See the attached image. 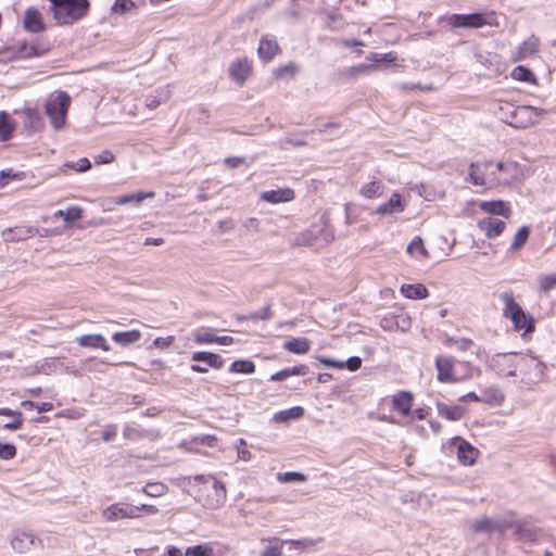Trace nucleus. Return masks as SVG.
Instances as JSON below:
<instances>
[{
	"label": "nucleus",
	"instance_id": "obj_1",
	"mask_svg": "<svg viewBox=\"0 0 556 556\" xmlns=\"http://www.w3.org/2000/svg\"><path fill=\"white\" fill-rule=\"evenodd\" d=\"M513 164H504L503 162L494 163L488 162H476L469 167V178L475 186H481L484 188H494L500 185H509L510 176H508L509 169H514Z\"/></svg>",
	"mask_w": 556,
	"mask_h": 556
},
{
	"label": "nucleus",
	"instance_id": "obj_2",
	"mask_svg": "<svg viewBox=\"0 0 556 556\" xmlns=\"http://www.w3.org/2000/svg\"><path fill=\"white\" fill-rule=\"evenodd\" d=\"M53 17L59 25H71L83 18L89 9L88 0H49Z\"/></svg>",
	"mask_w": 556,
	"mask_h": 556
},
{
	"label": "nucleus",
	"instance_id": "obj_3",
	"mask_svg": "<svg viewBox=\"0 0 556 556\" xmlns=\"http://www.w3.org/2000/svg\"><path fill=\"white\" fill-rule=\"evenodd\" d=\"M500 299L504 303L503 314L509 318L516 330H523L525 333L534 330V320L528 316L521 306L515 301L514 294L510 291L501 293Z\"/></svg>",
	"mask_w": 556,
	"mask_h": 556
},
{
	"label": "nucleus",
	"instance_id": "obj_4",
	"mask_svg": "<svg viewBox=\"0 0 556 556\" xmlns=\"http://www.w3.org/2000/svg\"><path fill=\"white\" fill-rule=\"evenodd\" d=\"M70 104L71 97L65 91H59L48 99L45 112L54 129L59 130L64 127Z\"/></svg>",
	"mask_w": 556,
	"mask_h": 556
},
{
	"label": "nucleus",
	"instance_id": "obj_5",
	"mask_svg": "<svg viewBox=\"0 0 556 556\" xmlns=\"http://www.w3.org/2000/svg\"><path fill=\"white\" fill-rule=\"evenodd\" d=\"M334 239L332 230L326 225H313L305 232L296 237L298 245H305L315 249L323 248Z\"/></svg>",
	"mask_w": 556,
	"mask_h": 556
},
{
	"label": "nucleus",
	"instance_id": "obj_6",
	"mask_svg": "<svg viewBox=\"0 0 556 556\" xmlns=\"http://www.w3.org/2000/svg\"><path fill=\"white\" fill-rule=\"evenodd\" d=\"M522 355L517 353H497L492 356L490 367L502 377L516 376Z\"/></svg>",
	"mask_w": 556,
	"mask_h": 556
},
{
	"label": "nucleus",
	"instance_id": "obj_7",
	"mask_svg": "<svg viewBox=\"0 0 556 556\" xmlns=\"http://www.w3.org/2000/svg\"><path fill=\"white\" fill-rule=\"evenodd\" d=\"M542 112L530 105H521L514 108L505 122L515 128H528L538 122V117Z\"/></svg>",
	"mask_w": 556,
	"mask_h": 556
},
{
	"label": "nucleus",
	"instance_id": "obj_8",
	"mask_svg": "<svg viewBox=\"0 0 556 556\" xmlns=\"http://www.w3.org/2000/svg\"><path fill=\"white\" fill-rule=\"evenodd\" d=\"M195 479L204 484L205 490H208L206 498L204 500L205 506L208 508H217L225 502L226 489L222 482L212 476H199Z\"/></svg>",
	"mask_w": 556,
	"mask_h": 556
},
{
	"label": "nucleus",
	"instance_id": "obj_9",
	"mask_svg": "<svg viewBox=\"0 0 556 556\" xmlns=\"http://www.w3.org/2000/svg\"><path fill=\"white\" fill-rule=\"evenodd\" d=\"M455 363L456 361L453 357L439 356L435 358V368L438 370V380L440 382L452 383L472 378L473 369L469 364H466L467 372L463 377L457 378L454 375Z\"/></svg>",
	"mask_w": 556,
	"mask_h": 556
},
{
	"label": "nucleus",
	"instance_id": "obj_10",
	"mask_svg": "<svg viewBox=\"0 0 556 556\" xmlns=\"http://www.w3.org/2000/svg\"><path fill=\"white\" fill-rule=\"evenodd\" d=\"M546 366L533 356H521L519 371L530 382H539L545 375Z\"/></svg>",
	"mask_w": 556,
	"mask_h": 556
},
{
	"label": "nucleus",
	"instance_id": "obj_11",
	"mask_svg": "<svg viewBox=\"0 0 556 556\" xmlns=\"http://www.w3.org/2000/svg\"><path fill=\"white\" fill-rule=\"evenodd\" d=\"M506 528L511 529L514 535L520 542L533 543V542L538 541L539 531L535 528L530 527L526 522H521V521L506 522L504 526V530Z\"/></svg>",
	"mask_w": 556,
	"mask_h": 556
},
{
	"label": "nucleus",
	"instance_id": "obj_12",
	"mask_svg": "<svg viewBox=\"0 0 556 556\" xmlns=\"http://www.w3.org/2000/svg\"><path fill=\"white\" fill-rule=\"evenodd\" d=\"M139 507L131 505L112 504L103 510V517L108 521H115L123 518H138Z\"/></svg>",
	"mask_w": 556,
	"mask_h": 556
},
{
	"label": "nucleus",
	"instance_id": "obj_13",
	"mask_svg": "<svg viewBox=\"0 0 556 556\" xmlns=\"http://www.w3.org/2000/svg\"><path fill=\"white\" fill-rule=\"evenodd\" d=\"M448 23L453 27H468V28H479L482 27L486 22L481 13H472V14H452L448 17Z\"/></svg>",
	"mask_w": 556,
	"mask_h": 556
},
{
	"label": "nucleus",
	"instance_id": "obj_14",
	"mask_svg": "<svg viewBox=\"0 0 556 556\" xmlns=\"http://www.w3.org/2000/svg\"><path fill=\"white\" fill-rule=\"evenodd\" d=\"M230 78L239 85H243L252 72V62L247 59H238L229 66Z\"/></svg>",
	"mask_w": 556,
	"mask_h": 556
},
{
	"label": "nucleus",
	"instance_id": "obj_15",
	"mask_svg": "<svg viewBox=\"0 0 556 556\" xmlns=\"http://www.w3.org/2000/svg\"><path fill=\"white\" fill-rule=\"evenodd\" d=\"M37 228L31 226H15L7 228L1 232V237L5 242H15L30 238L37 233Z\"/></svg>",
	"mask_w": 556,
	"mask_h": 556
},
{
	"label": "nucleus",
	"instance_id": "obj_16",
	"mask_svg": "<svg viewBox=\"0 0 556 556\" xmlns=\"http://www.w3.org/2000/svg\"><path fill=\"white\" fill-rule=\"evenodd\" d=\"M540 41L534 35L527 38L513 54L511 59L515 62L531 58L539 52Z\"/></svg>",
	"mask_w": 556,
	"mask_h": 556
},
{
	"label": "nucleus",
	"instance_id": "obj_17",
	"mask_svg": "<svg viewBox=\"0 0 556 556\" xmlns=\"http://www.w3.org/2000/svg\"><path fill=\"white\" fill-rule=\"evenodd\" d=\"M36 542L40 543V540L36 539L34 534L20 531L14 534L11 540V546L17 553L28 552Z\"/></svg>",
	"mask_w": 556,
	"mask_h": 556
},
{
	"label": "nucleus",
	"instance_id": "obj_18",
	"mask_svg": "<svg viewBox=\"0 0 556 556\" xmlns=\"http://www.w3.org/2000/svg\"><path fill=\"white\" fill-rule=\"evenodd\" d=\"M478 227L484 232V235L489 239H493V238H496L497 236H500L504 231L506 224H505V222H503L498 218L485 217V218L479 220Z\"/></svg>",
	"mask_w": 556,
	"mask_h": 556
},
{
	"label": "nucleus",
	"instance_id": "obj_19",
	"mask_svg": "<svg viewBox=\"0 0 556 556\" xmlns=\"http://www.w3.org/2000/svg\"><path fill=\"white\" fill-rule=\"evenodd\" d=\"M406 204L402 201L400 193L394 192L388 202L379 205L376 208V213L379 215H393L401 213L405 210Z\"/></svg>",
	"mask_w": 556,
	"mask_h": 556
},
{
	"label": "nucleus",
	"instance_id": "obj_20",
	"mask_svg": "<svg viewBox=\"0 0 556 556\" xmlns=\"http://www.w3.org/2000/svg\"><path fill=\"white\" fill-rule=\"evenodd\" d=\"M23 24L24 27L31 33H41L45 30V24L41 15L35 8H28L26 10Z\"/></svg>",
	"mask_w": 556,
	"mask_h": 556
},
{
	"label": "nucleus",
	"instance_id": "obj_21",
	"mask_svg": "<svg viewBox=\"0 0 556 556\" xmlns=\"http://www.w3.org/2000/svg\"><path fill=\"white\" fill-rule=\"evenodd\" d=\"M261 199L269 203L289 202L294 199V191L290 188L264 191Z\"/></svg>",
	"mask_w": 556,
	"mask_h": 556
},
{
	"label": "nucleus",
	"instance_id": "obj_22",
	"mask_svg": "<svg viewBox=\"0 0 556 556\" xmlns=\"http://www.w3.org/2000/svg\"><path fill=\"white\" fill-rule=\"evenodd\" d=\"M504 526L505 523H498L489 517H483L471 523V530L473 533H491L494 530L504 531Z\"/></svg>",
	"mask_w": 556,
	"mask_h": 556
},
{
	"label": "nucleus",
	"instance_id": "obj_23",
	"mask_svg": "<svg viewBox=\"0 0 556 556\" xmlns=\"http://www.w3.org/2000/svg\"><path fill=\"white\" fill-rule=\"evenodd\" d=\"M279 51V46L276 40L269 39L267 36L260 40L257 53L264 61H270Z\"/></svg>",
	"mask_w": 556,
	"mask_h": 556
},
{
	"label": "nucleus",
	"instance_id": "obj_24",
	"mask_svg": "<svg viewBox=\"0 0 556 556\" xmlns=\"http://www.w3.org/2000/svg\"><path fill=\"white\" fill-rule=\"evenodd\" d=\"M77 343L83 348L102 349L109 351L110 345L102 334H84L77 338Z\"/></svg>",
	"mask_w": 556,
	"mask_h": 556
},
{
	"label": "nucleus",
	"instance_id": "obj_25",
	"mask_svg": "<svg viewBox=\"0 0 556 556\" xmlns=\"http://www.w3.org/2000/svg\"><path fill=\"white\" fill-rule=\"evenodd\" d=\"M479 455V451L466 441H462L457 447L458 460L467 466L475 463Z\"/></svg>",
	"mask_w": 556,
	"mask_h": 556
},
{
	"label": "nucleus",
	"instance_id": "obj_26",
	"mask_svg": "<svg viewBox=\"0 0 556 556\" xmlns=\"http://www.w3.org/2000/svg\"><path fill=\"white\" fill-rule=\"evenodd\" d=\"M479 207L489 214L501 215L504 217H508L510 214V208L506 205V203L502 200L497 201H482L479 204Z\"/></svg>",
	"mask_w": 556,
	"mask_h": 556
},
{
	"label": "nucleus",
	"instance_id": "obj_27",
	"mask_svg": "<svg viewBox=\"0 0 556 556\" xmlns=\"http://www.w3.org/2000/svg\"><path fill=\"white\" fill-rule=\"evenodd\" d=\"M23 123L26 129H29L31 131H39L43 128V121L38 111L27 108L23 111Z\"/></svg>",
	"mask_w": 556,
	"mask_h": 556
},
{
	"label": "nucleus",
	"instance_id": "obj_28",
	"mask_svg": "<svg viewBox=\"0 0 556 556\" xmlns=\"http://www.w3.org/2000/svg\"><path fill=\"white\" fill-rule=\"evenodd\" d=\"M480 396L481 403L489 405H501L505 400L504 393L497 387H489L482 390Z\"/></svg>",
	"mask_w": 556,
	"mask_h": 556
},
{
	"label": "nucleus",
	"instance_id": "obj_29",
	"mask_svg": "<svg viewBox=\"0 0 556 556\" xmlns=\"http://www.w3.org/2000/svg\"><path fill=\"white\" fill-rule=\"evenodd\" d=\"M283 348L294 354H306L311 349V341L306 338H292L285 342Z\"/></svg>",
	"mask_w": 556,
	"mask_h": 556
},
{
	"label": "nucleus",
	"instance_id": "obj_30",
	"mask_svg": "<svg viewBox=\"0 0 556 556\" xmlns=\"http://www.w3.org/2000/svg\"><path fill=\"white\" fill-rule=\"evenodd\" d=\"M437 408L440 416L452 421L459 420L465 414V408L457 405L450 406L443 403H438Z\"/></svg>",
	"mask_w": 556,
	"mask_h": 556
},
{
	"label": "nucleus",
	"instance_id": "obj_31",
	"mask_svg": "<svg viewBox=\"0 0 556 556\" xmlns=\"http://www.w3.org/2000/svg\"><path fill=\"white\" fill-rule=\"evenodd\" d=\"M413 405V395L409 392H400L393 397L395 409L407 416Z\"/></svg>",
	"mask_w": 556,
	"mask_h": 556
},
{
	"label": "nucleus",
	"instance_id": "obj_32",
	"mask_svg": "<svg viewBox=\"0 0 556 556\" xmlns=\"http://www.w3.org/2000/svg\"><path fill=\"white\" fill-rule=\"evenodd\" d=\"M192 361L194 362H205L208 366L220 369L224 365L223 358L211 352H194L192 354Z\"/></svg>",
	"mask_w": 556,
	"mask_h": 556
},
{
	"label": "nucleus",
	"instance_id": "obj_33",
	"mask_svg": "<svg viewBox=\"0 0 556 556\" xmlns=\"http://www.w3.org/2000/svg\"><path fill=\"white\" fill-rule=\"evenodd\" d=\"M401 291L405 298L414 300L425 299L429 294L427 288L421 283L403 285Z\"/></svg>",
	"mask_w": 556,
	"mask_h": 556
},
{
	"label": "nucleus",
	"instance_id": "obj_34",
	"mask_svg": "<svg viewBox=\"0 0 556 556\" xmlns=\"http://www.w3.org/2000/svg\"><path fill=\"white\" fill-rule=\"evenodd\" d=\"M141 332L139 330H129V331H122V332H115L112 336V339L119 345L126 346L132 343H136L140 340Z\"/></svg>",
	"mask_w": 556,
	"mask_h": 556
},
{
	"label": "nucleus",
	"instance_id": "obj_35",
	"mask_svg": "<svg viewBox=\"0 0 556 556\" xmlns=\"http://www.w3.org/2000/svg\"><path fill=\"white\" fill-rule=\"evenodd\" d=\"M153 192H137V193H130V194H124L121 197H117L113 200L114 204L116 205H125L131 202H136L137 204L142 203L147 198H153Z\"/></svg>",
	"mask_w": 556,
	"mask_h": 556
},
{
	"label": "nucleus",
	"instance_id": "obj_36",
	"mask_svg": "<svg viewBox=\"0 0 556 556\" xmlns=\"http://www.w3.org/2000/svg\"><path fill=\"white\" fill-rule=\"evenodd\" d=\"M268 543L261 556H282L281 540L277 536L262 539V543Z\"/></svg>",
	"mask_w": 556,
	"mask_h": 556
},
{
	"label": "nucleus",
	"instance_id": "obj_37",
	"mask_svg": "<svg viewBox=\"0 0 556 556\" xmlns=\"http://www.w3.org/2000/svg\"><path fill=\"white\" fill-rule=\"evenodd\" d=\"M384 186L381 181H370L361 188V193L367 199H375L382 195Z\"/></svg>",
	"mask_w": 556,
	"mask_h": 556
},
{
	"label": "nucleus",
	"instance_id": "obj_38",
	"mask_svg": "<svg viewBox=\"0 0 556 556\" xmlns=\"http://www.w3.org/2000/svg\"><path fill=\"white\" fill-rule=\"evenodd\" d=\"M407 253L416 256L418 258H428L429 253L424 245V241L420 237H416L412 240V242L407 245Z\"/></svg>",
	"mask_w": 556,
	"mask_h": 556
},
{
	"label": "nucleus",
	"instance_id": "obj_39",
	"mask_svg": "<svg viewBox=\"0 0 556 556\" xmlns=\"http://www.w3.org/2000/svg\"><path fill=\"white\" fill-rule=\"evenodd\" d=\"M194 342L198 344H208L215 342V334L211 328H199L193 333Z\"/></svg>",
	"mask_w": 556,
	"mask_h": 556
},
{
	"label": "nucleus",
	"instance_id": "obj_40",
	"mask_svg": "<svg viewBox=\"0 0 556 556\" xmlns=\"http://www.w3.org/2000/svg\"><path fill=\"white\" fill-rule=\"evenodd\" d=\"M444 344L450 348H456L459 351H468L473 345V341L468 338L447 337L444 340Z\"/></svg>",
	"mask_w": 556,
	"mask_h": 556
},
{
	"label": "nucleus",
	"instance_id": "obj_41",
	"mask_svg": "<svg viewBox=\"0 0 556 556\" xmlns=\"http://www.w3.org/2000/svg\"><path fill=\"white\" fill-rule=\"evenodd\" d=\"M304 414V409L301 406H294L287 410L279 412L275 415L276 421H287L289 419L301 418Z\"/></svg>",
	"mask_w": 556,
	"mask_h": 556
},
{
	"label": "nucleus",
	"instance_id": "obj_42",
	"mask_svg": "<svg viewBox=\"0 0 556 556\" xmlns=\"http://www.w3.org/2000/svg\"><path fill=\"white\" fill-rule=\"evenodd\" d=\"M511 76L514 79H517L520 81H526V83H534L535 81V76H534L533 72L531 70H529L528 67H525L521 65H518L513 70Z\"/></svg>",
	"mask_w": 556,
	"mask_h": 556
},
{
	"label": "nucleus",
	"instance_id": "obj_43",
	"mask_svg": "<svg viewBox=\"0 0 556 556\" xmlns=\"http://www.w3.org/2000/svg\"><path fill=\"white\" fill-rule=\"evenodd\" d=\"M530 230L527 226L521 227L514 237L510 251H519L528 241Z\"/></svg>",
	"mask_w": 556,
	"mask_h": 556
},
{
	"label": "nucleus",
	"instance_id": "obj_44",
	"mask_svg": "<svg viewBox=\"0 0 556 556\" xmlns=\"http://www.w3.org/2000/svg\"><path fill=\"white\" fill-rule=\"evenodd\" d=\"M14 130V125L9 121V115L5 112H0V137L2 140H8Z\"/></svg>",
	"mask_w": 556,
	"mask_h": 556
},
{
	"label": "nucleus",
	"instance_id": "obj_45",
	"mask_svg": "<svg viewBox=\"0 0 556 556\" xmlns=\"http://www.w3.org/2000/svg\"><path fill=\"white\" fill-rule=\"evenodd\" d=\"M166 491H167V486L162 482H150V483H147L142 489V492L144 494H147L148 496H153V497L161 496V495L165 494Z\"/></svg>",
	"mask_w": 556,
	"mask_h": 556
},
{
	"label": "nucleus",
	"instance_id": "obj_46",
	"mask_svg": "<svg viewBox=\"0 0 556 556\" xmlns=\"http://www.w3.org/2000/svg\"><path fill=\"white\" fill-rule=\"evenodd\" d=\"M277 480L282 483L304 482L306 481V476L296 471L279 472Z\"/></svg>",
	"mask_w": 556,
	"mask_h": 556
},
{
	"label": "nucleus",
	"instance_id": "obj_47",
	"mask_svg": "<svg viewBox=\"0 0 556 556\" xmlns=\"http://www.w3.org/2000/svg\"><path fill=\"white\" fill-rule=\"evenodd\" d=\"M230 371L252 374L255 371V365L251 361H235L230 366Z\"/></svg>",
	"mask_w": 556,
	"mask_h": 556
},
{
	"label": "nucleus",
	"instance_id": "obj_48",
	"mask_svg": "<svg viewBox=\"0 0 556 556\" xmlns=\"http://www.w3.org/2000/svg\"><path fill=\"white\" fill-rule=\"evenodd\" d=\"M556 288V275H546L539 278V292L547 293L552 289Z\"/></svg>",
	"mask_w": 556,
	"mask_h": 556
},
{
	"label": "nucleus",
	"instance_id": "obj_49",
	"mask_svg": "<svg viewBox=\"0 0 556 556\" xmlns=\"http://www.w3.org/2000/svg\"><path fill=\"white\" fill-rule=\"evenodd\" d=\"M321 539L313 540L309 538L301 539V540H281V544H291L295 548H308L314 546L315 544L321 542Z\"/></svg>",
	"mask_w": 556,
	"mask_h": 556
},
{
	"label": "nucleus",
	"instance_id": "obj_50",
	"mask_svg": "<svg viewBox=\"0 0 556 556\" xmlns=\"http://www.w3.org/2000/svg\"><path fill=\"white\" fill-rule=\"evenodd\" d=\"M25 177L23 172H13V169L0 172V188L5 187L10 179L21 180Z\"/></svg>",
	"mask_w": 556,
	"mask_h": 556
},
{
	"label": "nucleus",
	"instance_id": "obj_51",
	"mask_svg": "<svg viewBox=\"0 0 556 556\" xmlns=\"http://www.w3.org/2000/svg\"><path fill=\"white\" fill-rule=\"evenodd\" d=\"M213 549L207 545H195L188 547L185 556H212Z\"/></svg>",
	"mask_w": 556,
	"mask_h": 556
},
{
	"label": "nucleus",
	"instance_id": "obj_52",
	"mask_svg": "<svg viewBox=\"0 0 556 556\" xmlns=\"http://www.w3.org/2000/svg\"><path fill=\"white\" fill-rule=\"evenodd\" d=\"M378 66L376 64H358V65H355V66H351L349 68L345 70V72L350 75V76H357L359 74H365L369 71H374L376 70Z\"/></svg>",
	"mask_w": 556,
	"mask_h": 556
},
{
	"label": "nucleus",
	"instance_id": "obj_53",
	"mask_svg": "<svg viewBox=\"0 0 556 556\" xmlns=\"http://www.w3.org/2000/svg\"><path fill=\"white\" fill-rule=\"evenodd\" d=\"M299 67L294 63L280 66L275 70L274 75L276 78H283L286 75L293 76L298 72Z\"/></svg>",
	"mask_w": 556,
	"mask_h": 556
},
{
	"label": "nucleus",
	"instance_id": "obj_54",
	"mask_svg": "<svg viewBox=\"0 0 556 556\" xmlns=\"http://www.w3.org/2000/svg\"><path fill=\"white\" fill-rule=\"evenodd\" d=\"M16 455V447L11 443H0V458L12 459Z\"/></svg>",
	"mask_w": 556,
	"mask_h": 556
},
{
	"label": "nucleus",
	"instance_id": "obj_55",
	"mask_svg": "<svg viewBox=\"0 0 556 556\" xmlns=\"http://www.w3.org/2000/svg\"><path fill=\"white\" fill-rule=\"evenodd\" d=\"M65 166L72 168L78 173H84L91 167V163L87 157H83L76 164L75 163H66Z\"/></svg>",
	"mask_w": 556,
	"mask_h": 556
},
{
	"label": "nucleus",
	"instance_id": "obj_56",
	"mask_svg": "<svg viewBox=\"0 0 556 556\" xmlns=\"http://www.w3.org/2000/svg\"><path fill=\"white\" fill-rule=\"evenodd\" d=\"M93 160L97 165L110 164V163L114 162L115 156L111 151L104 150L101 153H99L98 155H96L93 157Z\"/></svg>",
	"mask_w": 556,
	"mask_h": 556
},
{
	"label": "nucleus",
	"instance_id": "obj_57",
	"mask_svg": "<svg viewBox=\"0 0 556 556\" xmlns=\"http://www.w3.org/2000/svg\"><path fill=\"white\" fill-rule=\"evenodd\" d=\"M271 317H273V312H271L270 305H267V306L263 307L262 309H260L258 312L251 314L249 318L253 319V320H256V319L268 320Z\"/></svg>",
	"mask_w": 556,
	"mask_h": 556
},
{
	"label": "nucleus",
	"instance_id": "obj_58",
	"mask_svg": "<svg viewBox=\"0 0 556 556\" xmlns=\"http://www.w3.org/2000/svg\"><path fill=\"white\" fill-rule=\"evenodd\" d=\"M83 210L78 206L68 207L65 211V222L73 223L81 217Z\"/></svg>",
	"mask_w": 556,
	"mask_h": 556
},
{
	"label": "nucleus",
	"instance_id": "obj_59",
	"mask_svg": "<svg viewBox=\"0 0 556 556\" xmlns=\"http://www.w3.org/2000/svg\"><path fill=\"white\" fill-rule=\"evenodd\" d=\"M134 7L135 4L131 0H116L112 9L115 12L126 13Z\"/></svg>",
	"mask_w": 556,
	"mask_h": 556
},
{
	"label": "nucleus",
	"instance_id": "obj_60",
	"mask_svg": "<svg viewBox=\"0 0 556 556\" xmlns=\"http://www.w3.org/2000/svg\"><path fill=\"white\" fill-rule=\"evenodd\" d=\"M23 426V414H15L13 420L3 425V428L7 430H17Z\"/></svg>",
	"mask_w": 556,
	"mask_h": 556
},
{
	"label": "nucleus",
	"instance_id": "obj_61",
	"mask_svg": "<svg viewBox=\"0 0 556 556\" xmlns=\"http://www.w3.org/2000/svg\"><path fill=\"white\" fill-rule=\"evenodd\" d=\"M344 366H346L349 370L355 371L361 368L362 359L357 356H352L348 358V361L344 363Z\"/></svg>",
	"mask_w": 556,
	"mask_h": 556
},
{
	"label": "nucleus",
	"instance_id": "obj_62",
	"mask_svg": "<svg viewBox=\"0 0 556 556\" xmlns=\"http://www.w3.org/2000/svg\"><path fill=\"white\" fill-rule=\"evenodd\" d=\"M116 437V427L114 425H109L105 427L102 439L105 442H111Z\"/></svg>",
	"mask_w": 556,
	"mask_h": 556
},
{
	"label": "nucleus",
	"instance_id": "obj_63",
	"mask_svg": "<svg viewBox=\"0 0 556 556\" xmlns=\"http://www.w3.org/2000/svg\"><path fill=\"white\" fill-rule=\"evenodd\" d=\"M289 372V377L291 376H304L308 372V367L306 365H298L290 368H287Z\"/></svg>",
	"mask_w": 556,
	"mask_h": 556
},
{
	"label": "nucleus",
	"instance_id": "obj_64",
	"mask_svg": "<svg viewBox=\"0 0 556 556\" xmlns=\"http://www.w3.org/2000/svg\"><path fill=\"white\" fill-rule=\"evenodd\" d=\"M174 341V337L156 338L153 341V345L156 348H168Z\"/></svg>",
	"mask_w": 556,
	"mask_h": 556
}]
</instances>
